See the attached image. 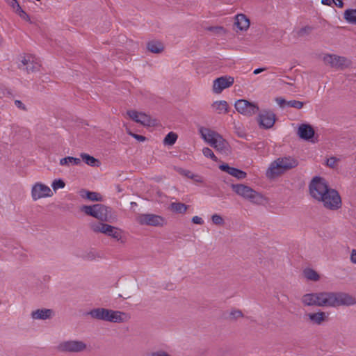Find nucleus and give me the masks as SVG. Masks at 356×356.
Instances as JSON below:
<instances>
[{"label": "nucleus", "mask_w": 356, "mask_h": 356, "mask_svg": "<svg viewBox=\"0 0 356 356\" xmlns=\"http://www.w3.org/2000/svg\"><path fill=\"white\" fill-rule=\"evenodd\" d=\"M301 301L306 306L321 307V292L305 294L302 296Z\"/></svg>", "instance_id": "aec40b11"}, {"label": "nucleus", "mask_w": 356, "mask_h": 356, "mask_svg": "<svg viewBox=\"0 0 356 356\" xmlns=\"http://www.w3.org/2000/svg\"><path fill=\"white\" fill-rule=\"evenodd\" d=\"M213 111L218 114H225L228 113V104L226 101H216L211 104Z\"/></svg>", "instance_id": "b1692460"}, {"label": "nucleus", "mask_w": 356, "mask_h": 356, "mask_svg": "<svg viewBox=\"0 0 356 356\" xmlns=\"http://www.w3.org/2000/svg\"><path fill=\"white\" fill-rule=\"evenodd\" d=\"M15 105L19 109H22L23 111H25L26 106L25 105L19 100H15Z\"/></svg>", "instance_id": "8fccbe9b"}, {"label": "nucleus", "mask_w": 356, "mask_h": 356, "mask_svg": "<svg viewBox=\"0 0 356 356\" xmlns=\"http://www.w3.org/2000/svg\"><path fill=\"white\" fill-rule=\"evenodd\" d=\"M188 206L181 202H172L170 209L175 213L184 214L186 212Z\"/></svg>", "instance_id": "c85d7f7f"}, {"label": "nucleus", "mask_w": 356, "mask_h": 356, "mask_svg": "<svg viewBox=\"0 0 356 356\" xmlns=\"http://www.w3.org/2000/svg\"><path fill=\"white\" fill-rule=\"evenodd\" d=\"M299 136L305 140H309L314 135V130L309 124H301L298 128Z\"/></svg>", "instance_id": "5701e85b"}, {"label": "nucleus", "mask_w": 356, "mask_h": 356, "mask_svg": "<svg viewBox=\"0 0 356 356\" xmlns=\"http://www.w3.org/2000/svg\"><path fill=\"white\" fill-rule=\"evenodd\" d=\"M305 278L311 281H318L319 280L318 274L313 269L306 268L303 271Z\"/></svg>", "instance_id": "7c9ffc66"}, {"label": "nucleus", "mask_w": 356, "mask_h": 356, "mask_svg": "<svg viewBox=\"0 0 356 356\" xmlns=\"http://www.w3.org/2000/svg\"><path fill=\"white\" fill-rule=\"evenodd\" d=\"M53 193L51 188L42 183H35L31 188V197L33 200L36 201L41 198L51 197Z\"/></svg>", "instance_id": "2eb2a0df"}, {"label": "nucleus", "mask_w": 356, "mask_h": 356, "mask_svg": "<svg viewBox=\"0 0 356 356\" xmlns=\"http://www.w3.org/2000/svg\"><path fill=\"white\" fill-rule=\"evenodd\" d=\"M337 162V159L335 157H330L327 160V165L331 168H334Z\"/></svg>", "instance_id": "37998d69"}, {"label": "nucleus", "mask_w": 356, "mask_h": 356, "mask_svg": "<svg viewBox=\"0 0 356 356\" xmlns=\"http://www.w3.org/2000/svg\"><path fill=\"white\" fill-rule=\"evenodd\" d=\"M137 222L142 225L149 226H163L165 223V219L161 216L152 213H142L138 216Z\"/></svg>", "instance_id": "9b49d317"}, {"label": "nucleus", "mask_w": 356, "mask_h": 356, "mask_svg": "<svg viewBox=\"0 0 356 356\" xmlns=\"http://www.w3.org/2000/svg\"><path fill=\"white\" fill-rule=\"evenodd\" d=\"M234 191L254 204H262L266 202V197L260 193L243 184L232 185Z\"/></svg>", "instance_id": "423d86ee"}, {"label": "nucleus", "mask_w": 356, "mask_h": 356, "mask_svg": "<svg viewBox=\"0 0 356 356\" xmlns=\"http://www.w3.org/2000/svg\"><path fill=\"white\" fill-rule=\"evenodd\" d=\"M8 3L15 10L18 8H21L17 0H10L8 1Z\"/></svg>", "instance_id": "de8ad7c7"}, {"label": "nucleus", "mask_w": 356, "mask_h": 356, "mask_svg": "<svg viewBox=\"0 0 356 356\" xmlns=\"http://www.w3.org/2000/svg\"><path fill=\"white\" fill-rule=\"evenodd\" d=\"M81 196L82 197H86L91 201H102L103 197L101 194L97 192H90L88 191H81Z\"/></svg>", "instance_id": "cd10ccee"}, {"label": "nucleus", "mask_w": 356, "mask_h": 356, "mask_svg": "<svg viewBox=\"0 0 356 356\" xmlns=\"http://www.w3.org/2000/svg\"><path fill=\"white\" fill-rule=\"evenodd\" d=\"M40 66V60L31 54L24 56L19 64L20 69L25 70L29 73L38 71Z\"/></svg>", "instance_id": "ddd939ff"}, {"label": "nucleus", "mask_w": 356, "mask_h": 356, "mask_svg": "<svg viewBox=\"0 0 356 356\" xmlns=\"http://www.w3.org/2000/svg\"><path fill=\"white\" fill-rule=\"evenodd\" d=\"M65 186V182L60 179H55L51 184L52 188L55 191L58 189L63 188Z\"/></svg>", "instance_id": "e433bc0d"}, {"label": "nucleus", "mask_w": 356, "mask_h": 356, "mask_svg": "<svg viewBox=\"0 0 356 356\" xmlns=\"http://www.w3.org/2000/svg\"><path fill=\"white\" fill-rule=\"evenodd\" d=\"M333 0H322L321 3L324 5L331 6Z\"/></svg>", "instance_id": "6e6d98bb"}, {"label": "nucleus", "mask_w": 356, "mask_h": 356, "mask_svg": "<svg viewBox=\"0 0 356 356\" xmlns=\"http://www.w3.org/2000/svg\"><path fill=\"white\" fill-rule=\"evenodd\" d=\"M326 181L321 177H315L309 184V192L312 197L319 201L329 190Z\"/></svg>", "instance_id": "6e6552de"}, {"label": "nucleus", "mask_w": 356, "mask_h": 356, "mask_svg": "<svg viewBox=\"0 0 356 356\" xmlns=\"http://www.w3.org/2000/svg\"><path fill=\"white\" fill-rule=\"evenodd\" d=\"M230 317L233 319H237L243 316L242 312L240 310H233L229 314Z\"/></svg>", "instance_id": "ea45409f"}, {"label": "nucleus", "mask_w": 356, "mask_h": 356, "mask_svg": "<svg viewBox=\"0 0 356 356\" xmlns=\"http://www.w3.org/2000/svg\"><path fill=\"white\" fill-rule=\"evenodd\" d=\"M275 114L268 110L262 111L259 115V125L265 129L271 128L275 122Z\"/></svg>", "instance_id": "f3484780"}, {"label": "nucleus", "mask_w": 356, "mask_h": 356, "mask_svg": "<svg viewBox=\"0 0 356 356\" xmlns=\"http://www.w3.org/2000/svg\"><path fill=\"white\" fill-rule=\"evenodd\" d=\"M323 61L325 64L332 67L337 69H344L349 67L351 64L350 60L343 56H339L334 54H327L323 57Z\"/></svg>", "instance_id": "f8f14e48"}, {"label": "nucleus", "mask_w": 356, "mask_h": 356, "mask_svg": "<svg viewBox=\"0 0 356 356\" xmlns=\"http://www.w3.org/2000/svg\"><path fill=\"white\" fill-rule=\"evenodd\" d=\"M236 110L244 115H252L259 111L257 104L245 99H239L234 104Z\"/></svg>", "instance_id": "4468645a"}, {"label": "nucleus", "mask_w": 356, "mask_h": 356, "mask_svg": "<svg viewBox=\"0 0 356 356\" xmlns=\"http://www.w3.org/2000/svg\"><path fill=\"white\" fill-rule=\"evenodd\" d=\"M234 83V78L224 76L217 78L213 81V90L215 93L219 94L224 89L230 87Z\"/></svg>", "instance_id": "a211bd4d"}, {"label": "nucleus", "mask_w": 356, "mask_h": 356, "mask_svg": "<svg viewBox=\"0 0 356 356\" xmlns=\"http://www.w3.org/2000/svg\"><path fill=\"white\" fill-rule=\"evenodd\" d=\"M177 139V135L174 132L168 133L164 138V144L168 145H172L175 143Z\"/></svg>", "instance_id": "473e14b6"}, {"label": "nucleus", "mask_w": 356, "mask_h": 356, "mask_svg": "<svg viewBox=\"0 0 356 356\" xmlns=\"http://www.w3.org/2000/svg\"><path fill=\"white\" fill-rule=\"evenodd\" d=\"M15 13L24 20H30L29 15L22 8H18L16 9Z\"/></svg>", "instance_id": "58836bf2"}, {"label": "nucleus", "mask_w": 356, "mask_h": 356, "mask_svg": "<svg viewBox=\"0 0 356 356\" xmlns=\"http://www.w3.org/2000/svg\"><path fill=\"white\" fill-rule=\"evenodd\" d=\"M304 103L298 100H290L287 102V106L300 109L303 107Z\"/></svg>", "instance_id": "c9c22d12"}, {"label": "nucleus", "mask_w": 356, "mask_h": 356, "mask_svg": "<svg viewBox=\"0 0 356 356\" xmlns=\"http://www.w3.org/2000/svg\"><path fill=\"white\" fill-rule=\"evenodd\" d=\"M355 304H356L355 299L349 294L340 292H321V307H337Z\"/></svg>", "instance_id": "f03ea898"}, {"label": "nucleus", "mask_w": 356, "mask_h": 356, "mask_svg": "<svg viewBox=\"0 0 356 356\" xmlns=\"http://www.w3.org/2000/svg\"><path fill=\"white\" fill-rule=\"evenodd\" d=\"M202 153L204 156L211 159L213 161H216L217 157L213 154V151L209 147H204L202 149Z\"/></svg>", "instance_id": "4c0bfd02"}, {"label": "nucleus", "mask_w": 356, "mask_h": 356, "mask_svg": "<svg viewBox=\"0 0 356 356\" xmlns=\"http://www.w3.org/2000/svg\"><path fill=\"white\" fill-rule=\"evenodd\" d=\"M175 170L181 175L186 177L188 179L191 178L193 172L188 170L184 169L179 167H175Z\"/></svg>", "instance_id": "f704fd0d"}, {"label": "nucleus", "mask_w": 356, "mask_h": 356, "mask_svg": "<svg viewBox=\"0 0 356 356\" xmlns=\"http://www.w3.org/2000/svg\"><path fill=\"white\" fill-rule=\"evenodd\" d=\"M343 17L348 24L356 26V8L345 10Z\"/></svg>", "instance_id": "393cba45"}, {"label": "nucleus", "mask_w": 356, "mask_h": 356, "mask_svg": "<svg viewBox=\"0 0 356 356\" xmlns=\"http://www.w3.org/2000/svg\"><path fill=\"white\" fill-rule=\"evenodd\" d=\"M3 42H4L3 38L2 35H0V47H1L3 46Z\"/></svg>", "instance_id": "4d7b16f0"}, {"label": "nucleus", "mask_w": 356, "mask_h": 356, "mask_svg": "<svg viewBox=\"0 0 356 356\" xmlns=\"http://www.w3.org/2000/svg\"><path fill=\"white\" fill-rule=\"evenodd\" d=\"M350 261L356 264V250H353L350 254Z\"/></svg>", "instance_id": "603ef678"}, {"label": "nucleus", "mask_w": 356, "mask_h": 356, "mask_svg": "<svg viewBox=\"0 0 356 356\" xmlns=\"http://www.w3.org/2000/svg\"><path fill=\"white\" fill-rule=\"evenodd\" d=\"M235 25L241 30H246L250 26L249 19L243 14L237 15L236 17Z\"/></svg>", "instance_id": "a878e982"}, {"label": "nucleus", "mask_w": 356, "mask_h": 356, "mask_svg": "<svg viewBox=\"0 0 356 356\" xmlns=\"http://www.w3.org/2000/svg\"><path fill=\"white\" fill-rule=\"evenodd\" d=\"M305 319L313 325H321L328 320V314L318 311L317 312H309L305 315Z\"/></svg>", "instance_id": "dca6fc26"}, {"label": "nucleus", "mask_w": 356, "mask_h": 356, "mask_svg": "<svg viewBox=\"0 0 356 356\" xmlns=\"http://www.w3.org/2000/svg\"><path fill=\"white\" fill-rule=\"evenodd\" d=\"M129 134L132 136L134 137V138H136L137 140L138 141H141V142H143L145 140V137L143 136H141V135H138V134H133V133H131V132H129Z\"/></svg>", "instance_id": "09e8293b"}, {"label": "nucleus", "mask_w": 356, "mask_h": 356, "mask_svg": "<svg viewBox=\"0 0 356 356\" xmlns=\"http://www.w3.org/2000/svg\"><path fill=\"white\" fill-rule=\"evenodd\" d=\"M211 220H212L213 223L216 225L222 226L225 224V220L222 218V217L220 215L217 214V213H215L211 216Z\"/></svg>", "instance_id": "72a5a7b5"}, {"label": "nucleus", "mask_w": 356, "mask_h": 356, "mask_svg": "<svg viewBox=\"0 0 356 356\" xmlns=\"http://www.w3.org/2000/svg\"><path fill=\"white\" fill-rule=\"evenodd\" d=\"M266 70V68H257V69H255L253 72V74H258Z\"/></svg>", "instance_id": "5fc2aeb1"}, {"label": "nucleus", "mask_w": 356, "mask_h": 356, "mask_svg": "<svg viewBox=\"0 0 356 356\" xmlns=\"http://www.w3.org/2000/svg\"><path fill=\"white\" fill-rule=\"evenodd\" d=\"M209 30L211 31H216L218 33H223L224 32V29L222 27H211L209 28Z\"/></svg>", "instance_id": "864d4df0"}, {"label": "nucleus", "mask_w": 356, "mask_h": 356, "mask_svg": "<svg viewBox=\"0 0 356 356\" xmlns=\"http://www.w3.org/2000/svg\"><path fill=\"white\" fill-rule=\"evenodd\" d=\"M127 114L131 120L137 123H140L144 126H150L152 124L151 118L144 113L130 110L127 112Z\"/></svg>", "instance_id": "6ab92c4d"}, {"label": "nucleus", "mask_w": 356, "mask_h": 356, "mask_svg": "<svg viewBox=\"0 0 356 356\" xmlns=\"http://www.w3.org/2000/svg\"><path fill=\"white\" fill-rule=\"evenodd\" d=\"M147 49L154 54H159L163 50V45L158 41H151L147 44Z\"/></svg>", "instance_id": "c756f323"}, {"label": "nucleus", "mask_w": 356, "mask_h": 356, "mask_svg": "<svg viewBox=\"0 0 356 356\" xmlns=\"http://www.w3.org/2000/svg\"><path fill=\"white\" fill-rule=\"evenodd\" d=\"M312 27L309 26H306L305 27H302L298 31V35H300V36H302L305 34H307V33H309L312 31Z\"/></svg>", "instance_id": "79ce46f5"}, {"label": "nucleus", "mask_w": 356, "mask_h": 356, "mask_svg": "<svg viewBox=\"0 0 356 356\" xmlns=\"http://www.w3.org/2000/svg\"><path fill=\"white\" fill-rule=\"evenodd\" d=\"M92 318L110 322L113 323H123L129 321L131 318L129 314L111 309L97 307L94 308L87 313Z\"/></svg>", "instance_id": "f257e3e1"}, {"label": "nucleus", "mask_w": 356, "mask_h": 356, "mask_svg": "<svg viewBox=\"0 0 356 356\" xmlns=\"http://www.w3.org/2000/svg\"><path fill=\"white\" fill-rule=\"evenodd\" d=\"M89 226L95 233L105 234L120 243L124 242L123 238L124 231L118 227L105 222H90Z\"/></svg>", "instance_id": "20e7f679"}, {"label": "nucleus", "mask_w": 356, "mask_h": 356, "mask_svg": "<svg viewBox=\"0 0 356 356\" xmlns=\"http://www.w3.org/2000/svg\"><path fill=\"white\" fill-rule=\"evenodd\" d=\"M323 206L330 210H337L341 205V200L338 192L332 188H329L325 195L319 200Z\"/></svg>", "instance_id": "1a4fd4ad"}, {"label": "nucleus", "mask_w": 356, "mask_h": 356, "mask_svg": "<svg viewBox=\"0 0 356 356\" xmlns=\"http://www.w3.org/2000/svg\"><path fill=\"white\" fill-rule=\"evenodd\" d=\"M81 211L99 220V222H104L108 220L111 209L104 204H96L92 206L84 205Z\"/></svg>", "instance_id": "0eeeda50"}, {"label": "nucleus", "mask_w": 356, "mask_h": 356, "mask_svg": "<svg viewBox=\"0 0 356 356\" xmlns=\"http://www.w3.org/2000/svg\"><path fill=\"white\" fill-rule=\"evenodd\" d=\"M275 101L282 108L287 106V102L282 97H276Z\"/></svg>", "instance_id": "a19ab883"}, {"label": "nucleus", "mask_w": 356, "mask_h": 356, "mask_svg": "<svg viewBox=\"0 0 356 356\" xmlns=\"http://www.w3.org/2000/svg\"><path fill=\"white\" fill-rule=\"evenodd\" d=\"M81 163L79 158L66 156L60 159L59 164L62 166L79 165Z\"/></svg>", "instance_id": "bb28decb"}, {"label": "nucleus", "mask_w": 356, "mask_h": 356, "mask_svg": "<svg viewBox=\"0 0 356 356\" xmlns=\"http://www.w3.org/2000/svg\"><path fill=\"white\" fill-rule=\"evenodd\" d=\"M191 220L194 224L197 225H202L204 223V220H202V218L197 216H193Z\"/></svg>", "instance_id": "49530a36"}, {"label": "nucleus", "mask_w": 356, "mask_h": 356, "mask_svg": "<svg viewBox=\"0 0 356 356\" xmlns=\"http://www.w3.org/2000/svg\"><path fill=\"white\" fill-rule=\"evenodd\" d=\"M57 348L61 352L81 353L88 349L87 344L80 340H67L60 342Z\"/></svg>", "instance_id": "9d476101"}, {"label": "nucleus", "mask_w": 356, "mask_h": 356, "mask_svg": "<svg viewBox=\"0 0 356 356\" xmlns=\"http://www.w3.org/2000/svg\"><path fill=\"white\" fill-rule=\"evenodd\" d=\"M202 138L211 147L220 152H225L228 147L227 142L217 132L208 128H200Z\"/></svg>", "instance_id": "39448f33"}, {"label": "nucleus", "mask_w": 356, "mask_h": 356, "mask_svg": "<svg viewBox=\"0 0 356 356\" xmlns=\"http://www.w3.org/2000/svg\"><path fill=\"white\" fill-rule=\"evenodd\" d=\"M54 315V312L50 309H38L31 312V318L35 320L49 319Z\"/></svg>", "instance_id": "4be33fe9"}, {"label": "nucleus", "mask_w": 356, "mask_h": 356, "mask_svg": "<svg viewBox=\"0 0 356 356\" xmlns=\"http://www.w3.org/2000/svg\"><path fill=\"white\" fill-rule=\"evenodd\" d=\"M81 158L82 160L90 166H96L98 165L99 161L89 154L82 153L81 154Z\"/></svg>", "instance_id": "2f4dec72"}, {"label": "nucleus", "mask_w": 356, "mask_h": 356, "mask_svg": "<svg viewBox=\"0 0 356 356\" xmlns=\"http://www.w3.org/2000/svg\"><path fill=\"white\" fill-rule=\"evenodd\" d=\"M151 356H171L164 350H157L152 353Z\"/></svg>", "instance_id": "c03bdc74"}, {"label": "nucleus", "mask_w": 356, "mask_h": 356, "mask_svg": "<svg viewBox=\"0 0 356 356\" xmlns=\"http://www.w3.org/2000/svg\"><path fill=\"white\" fill-rule=\"evenodd\" d=\"M219 168L222 171L226 172L229 175H230L238 179H245L247 175L245 172H244L241 170L233 168V167H230V166H229L228 164H226V163H223V164L220 165L219 166Z\"/></svg>", "instance_id": "412c9836"}, {"label": "nucleus", "mask_w": 356, "mask_h": 356, "mask_svg": "<svg viewBox=\"0 0 356 356\" xmlns=\"http://www.w3.org/2000/svg\"><path fill=\"white\" fill-rule=\"evenodd\" d=\"M298 161L291 156L280 157L272 162L266 171L268 178H275L286 170L292 169L298 165Z\"/></svg>", "instance_id": "7ed1b4c3"}, {"label": "nucleus", "mask_w": 356, "mask_h": 356, "mask_svg": "<svg viewBox=\"0 0 356 356\" xmlns=\"http://www.w3.org/2000/svg\"><path fill=\"white\" fill-rule=\"evenodd\" d=\"M191 179H193L194 181L197 183H202L203 182V178L199 175L193 173Z\"/></svg>", "instance_id": "a18cd8bd"}, {"label": "nucleus", "mask_w": 356, "mask_h": 356, "mask_svg": "<svg viewBox=\"0 0 356 356\" xmlns=\"http://www.w3.org/2000/svg\"><path fill=\"white\" fill-rule=\"evenodd\" d=\"M332 3H334L338 8H343L344 5L342 0H334Z\"/></svg>", "instance_id": "3c124183"}]
</instances>
